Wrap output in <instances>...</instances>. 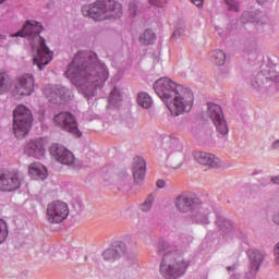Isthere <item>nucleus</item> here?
I'll list each match as a JSON object with an SVG mask.
<instances>
[{
    "instance_id": "f257e3e1",
    "label": "nucleus",
    "mask_w": 279,
    "mask_h": 279,
    "mask_svg": "<svg viewBox=\"0 0 279 279\" xmlns=\"http://www.w3.org/2000/svg\"><path fill=\"white\" fill-rule=\"evenodd\" d=\"M65 75L86 97L94 96L95 90L101 88L109 80L106 64L97 62L96 53L86 51H80L74 57Z\"/></svg>"
},
{
    "instance_id": "f03ea898",
    "label": "nucleus",
    "mask_w": 279,
    "mask_h": 279,
    "mask_svg": "<svg viewBox=\"0 0 279 279\" xmlns=\"http://www.w3.org/2000/svg\"><path fill=\"white\" fill-rule=\"evenodd\" d=\"M157 96L167 104L172 117L190 113L194 107L195 96L191 88L177 84L169 77H161L154 84Z\"/></svg>"
},
{
    "instance_id": "7ed1b4c3",
    "label": "nucleus",
    "mask_w": 279,
    "mask_h": 279,
    "mask_svg": "<svg viewBox=\"0 0 279 279\" xmlns=\"http://www.w3.org/2000/svg\"><path fill=\"white\" fill-rule=\"evenodd\" d=\"M43 25L35 21H27L23 26V29L16 34L10 35V37H29L32 40L38 41L37 52L34 56V64H36L39 71H43V66H47L53 59V52L46 46V40L39 36L43 32Z\"/></svg>"
},
{
    "instance_id": "20e7f679",
    "label": "nucleus",
    "mask_w": 279,
    "mask_h": 279,
    "mask_svg": "<svg viewBox=\"0 0 279 279\" xmlns=\"http://www.w3.org/2000/svg\"><path fill=\"white\" fill-rule=\"evenodd\" d=\"M82 11L85 16H89L95 21H105L120 17L122 15V5L116 0H99L84 7Z\"/></svg>"
},
{
    "instance_id": "39448f33",
    "label": "nucleus",
    "mask_w": 279,
    "mask_h": 279,
    "mask_svg": "<svg viewBox=\"0 0 279 279\" xmlns=\"http://www.w3.org/2000/svg\"><path fill=\"white\" fill-rule=\"evenodd\" d=\"M189 266L190 262L184 259L182 253L172 251L163 255L160 264V272L167 279H175L177 277L182 276Z\"/></svg>"
},
{
    "instance_id": "423d86ee",
    "label": "nucleus",
    "mask_w": 279,
    "mask_h": 279,
    "mask_svg": "<svg viewBox=\"0 0 279 279\" xmlns=\"http://www.w3.org/2000/svg\"><path fill=\"white\" fill-rule=\"evenodd\" d=\"M32 111L24 105H17L13 111V130L17 140H23L31 131Z\"/></svg>"
},
{
    "instance_id": "0eeeda50",
    "label": "nucleus",
    "mask_w": 279,
    "mask_h": 279,
    "mask_svg": "<svg viewBox=\"0 0 279 279\" xmlns=\"http://www.w3.org/2000/svg\"><path fill=\"white\" fill-rule=\"evenodd\" d=\"M53 123L62 131L70 133L77 138L82 137V132L78 130V122L73 113L61 111L54 116Z\"/></svg>"
},
{
    "instance_id": "6e6552de",
    "label": "nucleus",
    "mask_w": 279,
    "mask_h": 279,
    "mask_svg": "<svg viewBox=\"0 0 279 279\" xmlns=\"http://www.w3.org/2000/svg\"><path fill=\"white\" fill-rule=\"evenodd\" d=\"M35 78L32 74L17 76L12 84L11 94L16 97H28L34 94Z\"/></svg>"
},
{
    "instance_id": "1a4fd4ad",
    "label": "nucleus",
    "mask_w": 279,
    "mask_h": 279,
    "mask_svg": "<svg viewBox=\"0 0 279 279\" xmlns=\"http://www.w3.org/2000/svg\"><path fill=\"white\" fill-rule=\"evenodd\" d=\"M166 150L168 153V161L172 169L181 168L185 162V154L183 144L178 138H170L167 143Z\"/></svg>"
},
{
    "instance_id": "9d476101",
    "label": "nucleus",
    "mask_w": 279,
    "mask_h": 279,
    "mask_svg": "<svg viewBox=\"0 0 279 279\" xmlns=\"http://www.w3.org/2000/svg\"><path fill=\"white\" fill-rule=\"evenodd\" d=\"M69 214V206L61 201L52 202L47 207V220L50 223L63 222L68 218Z\"/></svg>"
},
{
    "instance_id": "9b49d317",
    "label": "nucleus",
    "mask_w": 279,
    "mask_h": 279,
    "mask_svg": "<svg viewBox=\"0 0 279 279\" xmlns=\"http://www.w3.org/2000/svg\"><path fill=\"white\" fill-rule=\"evenodd\" d=\"M207 117L213 121L220 135H228V123L226 122V119H223L221 106L209 104L207 108Z\"/></svg>"
},
{
    "instance_id": "f8f14e48",
    "label": "nucleus",
    "mask_w": 279,
    "mask_h": 279,
    "mask_svg": "<svg viewBox=\"0 0 279 279\" xmlns=\"http://www.w3.org/2000/svg\"><path fill=\"white\" fill-rule=\"evenodd\" d=\"M193 158L198 165L209 169H219L223 166L221 159L213 153L197 150L193 153Z\"/></svg>"
},
{
    "instance_id": "ddd939ff",
    "label": "nucleus",
    "mask_w": 279,
    "mask_h": 279,
    "mask_svg": "<svg viewBox=\"0 0 279 279\" xmlns=\"http://www.w3.org/2000/svg\"><path fill=\"white\" fill-rule=\"evenodd\" d=\"M51 156L61 165L72 166L75 162V157L71 150L63 145L53 144L49 148Z\"/></svg>"
},
{
    "instance_id": "4468645a",
    "label": "nucleus",
    "mask_w": 279,
    "mask_h": 279,
    "mask_svg": "<svg viewBox=\"0 0 279 279\" xmlns=\"http://www.w3.org/2000/svg\"><path fill=\"white\" fill-rule=\"evenodd\" d=\"M48 147L47 138L39 137L28 142L25 147V153L28 157L40 159L44 157Z\"/></svg>"
},
{
    "instance_id": "2eb2a0df",
    "label": "nucleus",
    "mask_w": 279,
    "mask_h": 279,
    "mask_svg": "<svg viewBox=\"0 0 279 279\" xmlns=\"http://www.w3.org/2000/svg\"><path fill=\"white\" fill-rule=\"evenodd\" d=\"M131 236H125L122 242L116 245V247L102 252V258L107 262H114L119 259L128 252L129 246H131Z\"/></svg>"
},
{
    "instance_id": "dca6fc26",
    "label": "nucleus",
    "mask_w": 279,
    "mask_h": 279,
    "mask_svg": "<svg viewBox=\"0 0 279 279\" xmlns=\"http://www.w3.org/2000/svg\"><path fill=\"white\" fill-rule=\"evenodd\" d=\"M21 181L15 172L0 173V191L12 192L20 187Z\"/></svg>"
},
{
    "instance_id": "f3484780",
    "label": "nucleus",
    "mask_w": 279,
    "mask_h": 279,
    "mask_svg": "<svg viewBox=\"0 0 279 279\" xmlns=\"http://www.w3.org/2000/svg\"><path fill=\"white\" fill-rule=\"evenodd\" d=\"M132 174L135 183L141 184L144 181L146 174V161L144 158L140 156L133 158Z\"/></svg>"
},
{
    "instance_id": "a211bd4d",
    "label": "nucleus",
    "mask_w": 279,
    "mask_h": 279,
    "mask_svg": "<svg viewBox=\"0 0 279 279\" xmlns=\"http://www.w3.org/2000/svg\"><path fill=\"white\" fill-rule=\"evenodd\" d=\"M68 89L61 86H51L45 89V95L52 104H60L66 97Z\"/></svg>"
},
{
    "instance_id": "6ab92c4d",
    "label": "nucleus",
    "mask_w": 279,
    "mask_h": 279,
    "mask_svg": "<svg viewBox=\"0 0 279 279\" xmlns=\"http://www.w3.org/2000/svg\"><path fill=\"white\" fill-rule=\"evenodd\" d=\"M195 198H190L186 194H180L174 199V206L179 213L187 214L194 209Z\"/></svg>"
},
{
    "instance_id": "aec40b11",
    "label": "nucleus",
    "mask_w": 279,
    "mask_h": 279,
    "mask_svg": "<svg viewBox=\"0 0 279 279\" xmlns=\"http://www.w3.org/2000/svg\"><path fill=\"white\" fill-rule=\"evenodd\" d=\"M28 174L34 180H40L44 181L48 178V170L41 162H32L28 166Z\"/></svg>"
},
{
    "instance_id": "412c9836",
    "label": "nucleus",
    "mask_w": 279,
    "mask_h": 279,
    "mask_svg": "<svg viewBox=\"0 0 279 279\" xmlns=\"http://www.w3.org/2000/svg\"><path fill=\"white\" fill-rule=\"evenodd\" d=\"M250 270L255 272L259 269L262 263L264 262L265 254L258 250L248 251Z\"/></svg>"
},
{
    "instance_id": "4be33fe9",
    "label": "nucleus",
    "mask_w": 279,
    "mask_h": 279,
    "mask_svg": "<svg viewBox=\"0 0 279 279\" xmlns=\"http://www.w3.org/2000/svg\"><path fill=\"white\" fill-rule=\"evenodd\" d=\"M136 102L137 105L145 109V110H148L153 107V98L151 96L148 94V93H145V92H140L136 96Z\"/></svg>"
},
{
    "instance_id": "5701e85b",
    "label": "nucleus",
    "mask_w": 279,
    "mask_h": 279,
    "mask_svg": "<svg viewBox=\"0 0 279 279\" xmlns=\"http://www.w3.org/2000/svg\"><path fill=\"white\" fill-rule=\"evenodd\" d=\"M13 82L5 72H0V95L12 92Z\"/></svg>"
},
{
    "instance_id": "b1692460",
    "label": "nucleus",
    "mask_w": 279,
    "mask_h": 279,
    "mask_svg": "<svg viewBox=\"0 0 279 279\" xmlns=\"http://www.w3.org/2000/svg\"><path fill=\"white\" fill-rule=\"evenodd\" d=\"M210 62L216 66H223L226 64V52L223 50H214L210 56Z\"/></svg>"
},
{
    "instance_id": "393cba45",
    "label": "nucleus",
    "mask_w": 279,
    "mask_h": 279,
    "mask_svg": "<svg viewBox=\"0 0 279 279\" xmlns=\"http://www.w3.org/2000/svg\"><path fill=\"white\" fill-rule=\"evenodd\" d=\"M155 40H156V34L150 29L144 31L143 34H141L138 37V41L142 45H153Z\"/></svg>"
},
{
    "instance_id": "a878e982",
    "label": "nucleus",
    "mask_w": 279,
    "mask_h": 279,
    "mask_svg": "<svg viewBox=\"0 0 279 279\" xmlns=\"http://www.w3.org/2000/svg\"><path fill=\"white\" fill-rule=\"evenodd\" d=\"M192 220L201 225L208 223V217L205 215L204 209L193 210Z\"/></svg>"
},
{
    "instance_id": "bb28decb",
    "label": "nucleus",
    "mask_w": 279,
    "mask_h": 279,
    "mask_svg": "<svg viewBox=\"0 0 279 279\" xmlns=\"http://www.w3.org/2000/svg\"><path fill=\"white\" fill-rule=\"evenodd\" d=\"M155 203V196L153 194H149L146 198H145V202L141 205V210L143 213H148L153 205Z\"/></svg>"
},
{
    "instance_id": "cd10ccee",
    "label": "nucleus",
    "mask_w": 279,
    "mask_h": 279,
    "mask_svg": "<svg viewBox=\"0 0 279 279\" xmlns=\"http://www.w3.org/2000/svg\"><path fill=\"white\" fill-rule=\"evenodd\" d=\"M9 234L7 223L0 219V244L3 243Z\"/></svg>"
},
{
    "instance_id": "c85d7f7f",
    "label": "nucleus",
    "mask_w": 279,
    "mask_h": 279,
    "mask_svg": "<svg viewBox=\"0 0 279 279\" xmlns=\"http://www.w3.org/2000/svg\"><path fill=\"white\" fill-rule=\"evenodd\" d=\"M120 101H121L120 92L118 90V88H113L111 90V95H109V104L117 105Z\"/></svg>"
},
{
    "instance_id": "c756f323",
    "label": "nucleus",
    "mask_w": 279,
    "mask_h": 279,
    "mask_svg": "<svg viewBox=\"0 0 279 279\" xmlns=\"http://www.w3.org/2000/svg\"><path fill=\"white\" fill-rule=\"evenodd\" d=\"M241 21H242V23H247V22L254 23V22H257V20L248 11H245L242 14Z\"/></svg>"
},
{
    "instance_id": "7c9ffc66",
    "label": "nucleus",
    "mask_w": 279,
    "mask_h": 279,
    "mask_svg": "<svg viewBox=\"0 0 279 279\" xmlns=\"http://www.w3.org/2000/svg\"><path fill=\"white\" fill-rule=\"evenodd\" d=\"M228 5V10L239 12V2L236 0H225Z\"/></svg>"
},
{
    "instance_id": "2f4dec72",
    "label": "nucleus",
    "mask_w": 279,
    "mask_h": 279,
    "mask_svg": "<svg viewBox=\"0 0 279 279\" xmlns=\"http://www.w3.org/2000/svg\"><path fill=\"white\" fill-rule=\"evenodd\" d=\"M136 10H137V7H136L135 3L129 4V12H130L131 16H135L136 15Z\"/></svg>"
},
{
    "instance_id": "473e14b6",
    "label": "nucleus",
    "mask_w": 279,
    "mask_h": 279,
    "mask_svg": "<svg viewBox=\"0 0 279 279\" xmlns=\"http://www.w3.org/2000/svg\"><path fill=\"white\" fill-rule=\"evenodd\" d=\"M223 228L225 229H222L225 232H232V230L234 229L233 227H232V225L230 223V222H225L223 223Z\"/></svg>"
},
{
    "instance_id": "72a5a7b5",
    "label": "nucleus",
    "mask_w": 279,
    "mask_h": 279,
    "mask_svg": "<svg viewBox=\"0 0 279 279\" xmlns=\"http://www.w3.org/2000/svg\"><path fill=\"white\" fill-rule=\"evenodd\" d=\"M156 186L158 189H163L166 186V181H163L162 179H158V181H156Z\"/></svg>"
},
{
    "instance_id": "f704fd0d",
    "label": "nucleus",
    "mask_w": 279,
    "mask_h": 279,
    "mask_svg": "<svg viewBox=\"0 0 279 279\" xmlns=\"http://www.w3.org/2000/svg\"><path fill=\"white\" fill-rule=\"evenodd\" d=\"M193 4H195L197 8H202L204 5L205 0H191Z\"/></svg>"
},
{
    "instance_id": "c9c22d12",
    "label": "nucleus",
    "mask_w": 279,
    "mask_h": 279,
    "mask_svg": "<svg viewBox=\"0 0 279 279\" xmlns=\"http://www.w3.org/2000/svg\"><path fill=\"white\" fill-rule=\"evenodd\" d=\"M275 259H276V263L279 265V242L275 248Z\"/></svg>"
},
{
    "instance_id": "e433bc0d",
    "label": "nucleus",
    "mask_w": 279,
    "mask_h": 279,
    "mask_svg": "<svg viewBox=\"0 0 279 279\" xmlns=\"http://www.w3.org/2000/svg\"><path fill=\"white\" fill-rule=\"evenodd\" d=\"M183 33H184V29L179 28V29L174 31L173 36H181V34H183Z\"/></svg>"
},
{
    "instance_id": "4c0bfd02",
    "label": "nucleus",
    "mask_w": 279,
    "mask_h": 279,
    "mask_svg": "<svg viewBox=\"0 0 279 279\" xmlns=\"http://www.w3.org/2000/svg\"><path fill=\"white\" fill-rule=\"evenodd\" d=\"M271 181H272L275 184H279V175H278V177H272Z\"/></svg>"
},
{
    "instance_id": "58836bf2",
    "label": "nucleus",
    "mask_w": 279,
    "mask_h": 279,
    "mask_svg": "<svg viewBox=\"0 0 279 279\" xmlns=\"http://www.w3.org/2000/svg\"><path fill=\"white\" fill-rule=\"evenodd\" d=\"M272 148H274V149L279 148V140H277V141L272 144Z\"/></svg>"
},
{
    "instance_id": "ea45409f",
    "label": "nucleus",
    "mask_w": 279,
    "mask_h": 279,
    "mask_svg": "<svg viewBox=\"0 0 279 279\" xmlns=\"http://www.w3.org/2000/svg\"><path fill=\"white\" fill-rule=\"evenodd\" d=\"M274 221H275V223L279 225V214L274 217Z\"/></svg>"
},
{
    "instance_id": "a19ab883",
    "label": "nucleus",
    "mask_w": 279,
    "mask_h": 279,
    "mask_svg": "<svg viewBox=\"0 0 279 279\" xmlns=\"http://www.w3.org/2000/svg\"><path fill=\"white\" fill-rule=\"evenodd\" d=\"M158 0H149L150 4H157Z\"/></svg>"
},
{
    "instance_id": "79ce46f5",
    "label": "nucleus",
    "mask_w": 279,
    "mask_h": 279,
    "mask_svg": "<svg viewBox=\"0 0 279 279\" xmlns=\"http://www.w3.org/2000/svg\"><path fill=\"white\" fill-rule=\"evenodd\" d=\"M266 0H257L259 4H263Z\"/></svg>"
},
{
    "instance_id": "37998d69",
    "label": "nucleus",
    "mask_w": 279,
    "mask_h": 279,
    "mask_svg": "<svg viewBox=\"0 0 279 279\" xmlns=\"http://www.w3.org/2000/svg\"><path fill=\"white\" fill-rule=\"evenodd\" d=\"M275 82L279 83V74L278 77L275 78Z\"/></svg>"
},
{
    "instance_id": "c03bdc74",
    "label": "nucleus",
    "mask_w": 279,
    "mask_h": 279,
    "mask_svg": "<svg viewBox=\"0 0 279 279\" xmlns=\"http://www.w3.org/2000/svg\"><path fill=\"white\" fill-rule=\"evenodd\" d=\"M258 86H259V85H256V84H254V83H253V87H255V88H256V87H258Z\"/></svg>"
},
{
    "instance_id": "a18cd8bd",
    "label": "nucleus",
    "mask_w": 279,
    "mask_h": 279,
    "mask_svg": "<svg viewBox=\"0 0 279 279\" xmlns=\"http://www.w3.org/2000/svg\"><path fill=\"white\" fill-rule=\"evenodd\" d=\"M5 0H0V4L3 3Z\"/></svg>"
},
{
    "instance_id": "49530a36",
    "label": "nucleus",
    "mask_w": 279,
    "mask_h": 279,
    "mask_svg": "<svg viewBox=\"0 0 279 279\" xmlns=\"http://www.w3.org/2000/svg\"><path fill=\"white\" fill-rule=\"evenodd\" d=\"M231 268L230 267H228V270H230Z\"/></svg>"
}]
</instances>
